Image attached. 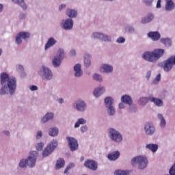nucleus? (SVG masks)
Instances as JSON below:
<instances>
[{
	"label": "nucleus",
	"instance_id": "56",
	"mask_svg": "<svg viewBox=\"0 0 175 175\" xmlns=\"http://www.w3.org/2000/svg\"><path fill=\"white\" fill-rule=\"evenodd\" d=\"M161 2H162V0H157V3L156 5L157 9H161V8H162Z\"/></svg>",
	"mask_w": 175,
	"mask_h": 175
},
{
	"label": "nucleus",
	"instance_id": "52",
	"mask_svg": "<svg viewBox=\"0 0 175 175\" xmlns=\"http://www.w3.org/2000/svg\"><path fill=\"white\" fill-rule=\"evenodd\" d=\"M159 81H161V74L157 75V77L153 81V83L157 84V83H159Z\"/></svg>",
	"mask_w": 175,
	"mask_h": 175
},
{
	"label": "nucleus",
	"instance_id": "28",
	"mask_svg": "<svg viewBox=\"0 0 175 175\" xmlns=\"http://www.w3.org/2000/svg\"><path fill=\"white\" fill-rule=\"evenodd\" d=\"M66 14L70 18H76V17H77V11L76 10L67 9Z\"/></svg>",
	"mask_w": 175,
	"mask_h": 175
},
{
	"label": "nucleus",
	"instance_id": "30",
	"mask_svg": "<svg viewBox=\"0 0 175 175\" xmlns=\"http://www.w3.org/2000/svg\"><path fill=\"white\" fill-rule=\"evenodd\" d=\"M61 64H62V59L58 57L54 56L52 60V65L54 68H59L61 66Z\"/></svg>",
	"mask_w": 175,
	"mask_h": 175
},
{
	"label": "nucleus",
	"instance_id": "19",
	"mask_svg": "<svg viewBox=\"0 0 175 175\" xmlns=\"http://www.w3.org/2000/svg\"><path fill=\"white\" fill-rule=\"evenodd\" d=\"M106 91V89L103 86H100L96 88L93 92V95L95 98H99L101 95H103Z\"/></svg>",
	"mask_w": 175,
	"mask_h": 175
},
{
	"label": "nucleus",
	"instance_id": "58",
	"mask_svg": "<svg viewBox=\"0 0 175 175\" xmlns=\"http://www.w3.org/2000/svg\"><path fill=\"white\" fill-rule=\"evenodd\" d=\"M70 57H75L76 56V51L75 49H72L70 51Z\"/></svg>",
	"mask_w": 175,
	"mask_h": 175
},
{
	"label": "nucleus",
	"instance_id": "21",
	"mask_svg": "<svg viewBox=\"0 0 175 175\" xmlns=\"http://www.w3.org/2000/svg\"><path fill=\"white\" fill-rule=\"evenodd\" d=\"M121 101L122 102V103H125V105H129V106H132V104L133 103V100L132 99V97L126 94L122 96Z\"/></svg>",
	"mask_w": 175,
	"mask_h": 175
},
{
	"label": "nucleus",
	"instance_id": "46",
	"mask_svg": "<svg viewBox=\"0 0 175 175\" xmlns=\"http://www.w3.org/2000/svg\"><path fill=\"white\" fill-rule=\"evenodd\" d=\"M22 39L23 38L19 36V34L17 33L16 36V40H15L16 44H21V43H23Z\"/></svg>",
	"mask_w": 175,
	"mask_h": 175
},
{
	"label": "nucleus",
	"instance_id": "1",
	"mask_svg": "<svg viewBox=\"0 0 175 175\" xmlns=\"http://www.w3.org/2000/svg\"><path fill=\"white\" fill-rule=\"evenodd\" d=\"M0 95H11L16 94L17 90V79L15 77H9L6 72H2L0 75Z\"/></svg>",
	"mask_w": 175,
	"mask_h": 175
},
{
	"label": "nucleus",
	"instance_id": "10",
	"mask_svg": "<svg viewBox=\"0 0 175 175\" xmlns=\"http://www.w3.org/2000/svg\"><path fill=\"white\" fill-rule=\"evenodd\" d=\"M36 159H38V152L36 151L30 152L26 159L27 167L31 169L35 167V165H36Z\"/></svg>",
	"mask_w": 175,
	"mask_h": 175
},
{
	"label": "nucleus",
	"instance_id": "64",
	"mask_svg": "<svg viewBox=\"0 0 175 175\" xmlns=\"http://www.w3.org/2000/svg\"><path fill=\"white\" fill-rule=\"evenodd\" d=\"M2 55V49H0V57Z\"/></svg>",
	"mask_w": 175,
	"mask_h": 175
},
{
	"label": "nucleus",
	"instance_id": "25",
	"mask_svg": "<svg viewBox=\"0 0 175 175\" xmlns=\"http://www.w3.org/2000/svg\"><path fill=\"white\" fill-rule=\"evenodd\" d=\"M101 69H103L104 73H113L114 68L112 65L104 64L101 66Z\"/></svg>",
	"mask_w": 175,
	"mask_h": 175
},
{
	"label": "nucleus",
	"instance_id": "51",
	"mask_svg": "<svg viewBox=\"0 0 175 175\" xmlns=\"http://www.w3.org/2000/svg\"><path fill=\"white\" fill-rule=\"evenodd\" d=\"M88 131V126L87 125H83L81 126V133H85Z\"/></svg>",
	"mask_w": 175,
	"mask_h": 175
},
{
	"label": "nucleus",
	"instance_id": "33",
	"mask_svg": "<svg viewBox=\"0 0 175 175\" xmlns=\"http://www.w3.org/2000/svg\"><path fill=\"white\" fill-rule=\"evenodd\" d=\"M12 1L16 5H19V6H21L23 10H27V6L25 0H12Z\"/></svg>",
	"mask_w": 175,
	"mask_h": 175
},
{
	"label": "nucleus",
	"instance_id": "32",
	"mask_svg": "<svg viewBox=\"0 0 175 175\" xmlns=\"http://www.w3.org/2000/svg\"><path fill=\"white\" fill-rule=\"evenodd\" d=\"M64 166H65V160H64L62 158L57 159L56 161L55 170H58L59 169H62Z\"/></svg>",
	"mask_w": 175,
	"mask_h": 175
},
{
	"label": "nucleus",
	"instance_id": "34",
	"mask_svg": "<svg viewBox=\"0 0 175 175\" xmlns=\"http://www.w3.org/2000/svg\"><path fill=\"white\" fill-rule=\"evenodd\" d=\"M157 118L160 120L161 128H165L166 126V120H165L163 115L159 113Z\"/></svg>",
	"mask_w": 175,
	"mask_h": 175
},
{
	"label": "nucleus",
	"instance_id": "37",
	"mask_svg": "<svg viewBox=\"0 0 175 175\" xmlns=\"http://www.w3.org/2000/svg\"><path fill=\"white\" fill-rule=\"evenodd\" d=\"M55 57H58L62 60L64 59L65 58V51L62 48L59 49Z\"/></svg>",
	"mask_w": 175,
	"mask_h": 175
},
{
	"label": "nucleus",
	"instance_id": "20",
	"mask_svg": "<svg viewBox=\"0 0 175 175\" xmlns=\"http://www.w3.org/2000/svg\"><path fill=\"white\" fill-rule=\"evenodd\" d=\"M148 38H150L153 42H158L161 39V33L158 31H150L148 33Z\"/></svg>",
	"mask_w": 175,
	"mask_h": 175
},
{
	"label": "nucleus",
	"instance_id": "13",
	"mask_svg": "<svg viewBox=\"0 0 175 175\" xmlns=\"http://www.w3.org/2000/svg\"><path fill=\"white\" fill-rule=\"evenodd\" d=\"M84 166L90 170H93V172L98 170V163L94 160L85 161L84 163Z\"/></svg>",
	"mask_w": 175,
	"mask_h": 175
},
{
	"label": "nucleus",
	"instance_id": "3",
	"mask_svg": "<svg viewBox=\"0 0 175 175\" xmlns=\"http://www.w3.org/2000/svg\"><path fill=\"white\" fill-rule=\"evenodd\" d=\"M107 133L109 138L111 142H113V143L120 144L124 139L121 132L113 127L108 129Z\"/></svg>",
	"mask_w": 175,
	"mask_h": 175
},
{
	"label": "nucleus",
	"instance_id": "23",
	"mask_svg": "<svg viewBox=\"0 0 175 175\" xmlns=\"http://www.w3.org/2000/svg\"><path fill=\"white\" fill-rule=\"evenodd\" d=\"M154 16L152 13H149L147 16L144 17L141 20V24H148V23H151L152 20H154Z\"/></svg>",
	"mask_w": 175,
	"mask_h": 175
},
{
	"label": "nucleus",
	"instance_id": "35",
	"mask_svg": "<svg viewBox=\"0 0 175 175\" xmlns=\"http://www.w3.org/2000/svg\"><path fill=\"white\" fill-rule=\"evenodd\" d=\"M16 72L21 74V77H24L25 76V72L24 71V66L21 64L16 65Z\"/></svg>",
	"mask_w": 175,
	"mask_h": 175
},
{
	"label": "nucleus",
	"instance_id": "24",
	"mask_svg": "<svg viewBox=\"0 0 175 175\" xmlns=\"http://www.w3.org/2000/svg\"><path fill=\"white\" fill-rule=\"evenodd\" d=\"M160 42L165 47H172L173 44V42L170 38H162L160 39Z\"/></svg>",
	"mask_w": 175,
	"mask_h": 175
},
{
	"label": "nucleus",
	"instance_id": "61",
	"mask_svg": "<svg viewBox=\"0 0 175 175\" xmlns=\"http://www.w3.org/2000/svg\"><path fill=\"white\" fill-rule=\"evenodd\" d=\"M57 102H58V103H59L60 105H62V103H64V98H59L57 100Z\"/></svg>",
	"mask_w": 175,
	"mask_h": 175
},
{
	"label": "nucleus",
	"instance_id": "59",
	"mask_svg": "<svg viewBox=\"0 0 175 175\" xmlns=\"http://www.w3.org/2000/svg\"><path fill=\"white\" fill-rule=\"evenodd\" d=\"M66 8V4H62L59 6V10H62V9H65Z\"/></svg>",
	"mask_w": 175,
	"mask_h": 175
},
{
	"label": "nucleus",
	"instance_id": "44",
	"mask_svg": "<svg viewBox=\"0 0 175 175\" xmlns=\"http://www.w3.org/2000/svg\"><path fill=\"white\" fill-rule=\"evenodd\" d=\"M27 166H28L27 164V159H21V161L19 162V167H21L22 169H25V167H27Z\"/></svg>",
	"mask_w": 175,
	"mask_h": 175
},
{
	"label": "nucleus",
	"instance_id": "27",
	"mask_svg": "<svg viewBox=\"0 0 175 175\" xmlns=\"http://www.w3.org/2000/svg\"><path fill=\"white\" fill-rule=\"evenodd\" d=\"M149 100L150 102H152V103H154L155 106H157L158 107H161V106H163V100L158 98L150 97Z\"/></svg>",
	"mask_w": 175,
	"mask_h": 175
},
{
	"label": "nucleus",
	"instance_id": "9",
	"mask_svg": "<svg viewBox=\"0 0 175 175\" xmlns=\"http://www.w3.org/2000/svg\"><path fill=\"white\" fill-rule=\"evenodd\" d=\"M92 38L97 40H101V42H105V43H111L113 42L111 36L100 32L92 33Z\"/></svg>",
	"mask_w": 175,
	"mask_h": 175
},
{
	"label": "nucleus",
	"instance_id": "8",
	"mask_svg": "<svg viewBox=\"0 0 175 175\" xmlns=\"http://www.w3.org/2000/svg\"><path fill=\"white\" fill-rule=\"evenodd\" d=\"M72 108L79 113H84L85 111H87L88 106L84 100L79 98L72 104Z\"/></svg>",
	"mask_w": 175,
	"mask_h": 175
},
{
	"label": "nucleus",
	"instance_id": "42",
	"mask_svg": "<svg viewBox=\"0 0 175 175\" xmlns=\"http://www.w3.org/2000/svg\"><path fill=\"white\" fill-rule=\"evenodd\" d=\"M135 31V27L131 25H127L125 27V32H126L127 33H134Z\"/></svg>",
	"mask_w": 175,
	"mask_h": 175
},
{
	"label": "nucleus",
	"instance_id": "15",
	"mask_svg": "<svg viewBox=\"0 0 175 175\" xmlns=\"http://www.w3.org/2000/svg\"><path fill=\"white\" fill-rule=\"evenodd\" d=\"M73 70H74V77L76 79H80V77H83V70L81 69V65L80 64H76L73 67Z\"/></svg>",
	"mask_w": 175,
	"mask_h": 175
},
{
	"label": "nucleus",
	"instance_id": "7",
	"mask_svg": "<svg viewBox=\"0 0 175 175\" xmlns=\"http://www.w3.org/2000/svg\"><path fill=\"white\" fill-rule=\"evenodd\" d=\"M104 103L108 116H110L111 117L115 116L116 107H114V98L107 96L104 99Z\"/></svg>",
	"mask_w": 175,
	"mask_h": 175
},
{
	"label": "nucleus",
	"instance_id": "26",
	"mask_svg": "<svg viewBox=\"0 0 175 175\" xmlns=\"http://www.w3.org/2000/svg\"><path fill=\"white\" fill-rule=\"evenodd\" d=\"M109 161H117L120 158V152L118 150L109 153L107 156Z\"/></svg>",
	"mask_w": 175,
	"mask_h": 175
},
{
	"label": "nucleus",
	"instance_id": "45",
	"mask_svg": "<svg viewBox=\"0 0 175 175\" xmlns=\"http://www.w3.org/2000/svg\"><path fill=\"white\" fill-rule=\"evenodd\" d=\"M43 147H44V143L43 142H40L36 145L37 151H42V150H43Z\"/></svg>",
	"mask_w": 175,
	"mask_h": 175
},
{
	"label": "nucleus",
	"instance_id": "16",
	"mask_svg": "<svg viewBox=\"0 0 175 175\" xmlns=\"http://www.w3.org/2000/svg\"><path fill=\"white\" fill-rule=\"evenodd\" d=\"M54 120V113L46 112V114L41 118V124H47L49 121Z\"/></svg>",
	"mask_w": 175,
	"mask_h": 175
},
{
	"label": "nucleus",
	"instance_id": "29",
	"mask_svg": "<svg viewBox=\"0 0 175 175\" xmlns=\"http://www.w3.org/2000/svg\"><path fill=\"white\" fill-rule=\"evenodd\" d=\"M58 133H59V130L57 127H52L49 129L48 134L51 137H55V136H58Z\"/></svg>",
	"mask_w": 175,
	"mask_h": 175
},
{
	"label": "nucleus",
	"instance_id": "36",
	"mask_svg": "<svg viewBox=\"0 0 175 175\" xmlns=\"http://www.w3.org/2000/svg\"><path fill=\"white\" fill-rule=\"evenodd\" d=\"M18 34L22 39H23V40H27V39H29L31 36V33H29V32L21 31L18 33Z\"/></svg>",
	"mask_w": 175,
	"mask_h": 175
},
{
	"label": "nucleus",
	"instance_id": "50",
	"mask_svg": "<svg viewBox=\"0 0 175 175\" xmlns=\"http://www.w3.org/2000/svg\"><path fill=\"white\" fill-rule=\"evenodd\" d=\"M42 136H43V131H38L37 132L36 136V139H37V140H40V139H42Z\"/></svg>",
	"mask_w": 175,
	"mask_h": 175
},
{
	"label": "nucleus",
	"instance_id": "63",
	"mask_svg": "<svg viewBox=\"0 0 175 175\" xmlns=\"http://www.w3.org/2000/svg\"><path fill=\"white\" fill-rule=\"evenodd\" d=\"M3 11V5L2 4H0V13Z\"/></svg>",
	"mask_w": 175,
	"mask_h": 175
},
{
	"label": "nucleus",
	"instance_id": "41",
	"mask_svg": "<svg viewBox=\"0 0 175 175\" xmlns=\"http://www.w3.org/2000/svg\"><path fill=\"white\" fill-rule=\"evenodd\" d=\"M92 79L94 81H98V83H102V81H103V77L98 73H94L92 76Z\"/></svg>",
	"mask_w": 175,
	"mask_h": 175
},
{
	"label": "nucleus",
	"instance_id": "18",
	"mask_svg": "<svg viewBox=\"0 0 175 175\" xmlns=\"http://www.w3.org/2000/svg\"><path fill=\"white\" fill-rule=\"evenodd\" d=\"M165 1V10L166 12H172L175 9V3L173 0H164Z\"/></svg>",
	"mask_w": 175,
	"mask_h": 175
},
{
	"label": "nucleus",
	"instance_id": "57",
	"mask_svg": "<svg viewBox=\"0 0 175 175\" xmlns=\"http://www.w3.org/2000/svg\"><path fill=\"white\" fill-rule=\"evenodd\" d=\"M150 77H151V70H148L146 72V78L147 79V80H150Z\"/></svg>",
	"mask_w": 175,
	"mask_h": 175
},
{
	"label": "nucleus",
	"instance_id": "38",
	"mask_svg": "<svg viewBox=\"0 0 175 175\" xmlns=\"http://www.w3.org/2000/svg\"><path fill=\"white\" fill-rule=\"evenodd\" d=\"M84 64L86 68H90L91 66V57L88 55L84 56Z\"/></svg>",
	"mask_w": 175,
	"mask_h": 175
},
{
	"label": "nucleus",
	"instance_id": "14",
	"mask_svg": "<svg viewBox=\"0 0 175 175\" xmlns=\"http://www.w3.org/2000/svg\"><path fill=\"white\" fill-rule=\"evenodd\" d=\"M173 63L172 60L170 59V57L167 59L163 62V64L161 65V68H163L164 72H170L172 69H173Z\"/></svg>",
	"mask_w": 175,
	"mask_h": 175
},
{
	"label": "nucleus",
	"instance_id": "53",
	"mask_svg": "<svg viewBox=\"0 0 175 175\" xmlns=\"http://www.w3.org/2000/svg\"><path fill=\"white\" fill-rule=\"evenodd\" d=\"M116 43H119V44L125 43V38L124 37H119L116 40Z\"/></svg>",
	"mask_w": 175,
	"mask_h": 175
},
{
	"label": "nucleus",
	"instance_id": "39",
	"mask_svg": "<svg viewBox=\"0 0 175 175\" xmlns=\"http://www.w3.org/2000/svg\"><path fill=\"white\" fill-rule=\"evenodd\" d=\"M147 103H148V98L147 97H141L138 100V105H139V106L144 107Z\"/></svg>",
	"mask_w": 175,
	"mask_h": 175
},
{
	"label": "nucleus",
	"instance_id": "11",
	"mask_svg": "<svg viewBox=\"0 0 175 175\" xmlns=\"http://www.w3.org/2000/svg\"><path fill=\"white\" fill-rule=\"evenodd\" d=\"M66 139L70 151H76V150H78L79 142L77 139L72 137H67Z\"/></svg>",
	"mask_w": 175,
	"mask_h": 175
},
{
	"label": "nucleus",
	"instance_id": "47",
	"mask_svg": "<svg viewBox=\"0 0 175 175\" xmlns=\"http://www.w3.org/2000/svg\"><path fill=\"white\" fill-rule=\"evenodd\" d=\"M74 166L75 164L73 163H70L65 169L64 174H66V173H68L70 170V169H72Z\"/></svg>",
	"mask_w": 175,
	"mask_h": 175
},
{
	"label": "nucleus",
	"instance_id": "12",
	"mask_svg": "<svg viewBox=\"0 0 175 175\" xmlns=\"http://www.w3.org/2000/svg\"><path fill=\"white\" fill-rule=\"evenodd\" d=\"M144 129L147 136H152V135H154L156 131L155 126L152 122L146 123Z\"/></svg>",
	"mask_w": 175,
	"mask_h": 175
},
{
	"label": "nucleus",
	"instance_id": "55",
	"mask_svg": "<svg viewBox=\"0 0 175 175\" xmlns=\"http://www.w3.org/2000/svg\"><path fill=\"white\" fill-rule=\"evenodd\" d=\"M29 90H30V91H38V86H36L35 85H32L29 86Z\"/></svg>",
	"mask_w": 175,
	"mask_h": 175
},
{
	"label": "nucleus",
	"instance_id": "2",
	"mask_svg": "<svg viewBox=\"0 0 175 175\" xmlns=\"http://www.w3.org/2000/svg\"><path fill=\"white\" fill-rule=\"evenodd\" d=\"M165 55V49H156L153 51H146L142 55V58L148 62L155 63Z\"/></svg>",
	"mask_w": 175,
	"mask_h": 175
},
{
	"label": "nucleus",
	"instance_id": "43",
	"mask_svg": "<svg viewBox=\"0 0 175 175\" xmlns=\"http://www.w3.org/2000/svg\"><path fill=\"white\" fill-rule=\"evenodd\" d=\"M113 175H129V172H128V171H125V170H116L113 172Z\"/></svg>",
	"mask_w": 175,
	"mask_h": 175
},
{
	"label": "nucleus",
	"instance_id": "4",
	"mask_svg": "<svg viewBox=\"0 0 175 175\" xmlns=\"http://www.w3.org/2000/svg\"><path fill=\"white\" fill-rule=\"evenodd\" d=\"M38 75L44 81H50L53 80L54 75L50 68L46 66H42L38 71Z\"/></svg>",
	"mask_w": 175,
	"mask_h": 175
},
{
	"label": "nucleus",
	"instance_id": "60",
	"mask_svg": "<svg viewBox=\"0 0 175 175\" xmlns=\"http://www.w3.org/2000/svg\"><path fill=\"white\" fill-rule=\"evenodd\" d=\"M119 109H125V105H124V103H119Z\"/></svg>",
	"mask_w": 175,
	"mask_h": 175
},
{
	"label": "nucleus",
	"instance_id": "49",
	"mask_svg": "<svg viewBox=\"0 0 175 175\" xmlns=\"http://www.w3.org/2000/svg\"><path fill=\"white\" fill-rule=\"evenodd\" d=\"M169 175H175V163L169 170Z\"/></svg>",
	"mask_w": 175,
	"mask_h": 175
},
{
	"label": "nucleus",
	"instance_id": "31",
	"mask_svg": "<svg viewBox=\"0 0 175 175\" xmlns=\"http://www.w3.org/2000/svg\"><path fill=\"white\" fill-rule=\"evenodd\" d=\"M147 150H150L152 152H157L158 151V144H148L146 146Z\"/></svg>",
	"mask_w": 175,
	"mask_h": 175
},
{
	"label": "nucleus",
	"instance_id": "17",
	"mask_svg": "<svg viewBox=\"0 0 175 175\" xmlns=\"http://www.w3.org/2000/svg\"><path fill=\"white\" fill-rule=\"evenodd\" d=\"M62 27L65 31H70V29H73V20L71 18L66 19L62 24Z\"/></svg>",
	"mask_w": 175,
	"mask_h": 175
},
{
	"label": "nucleus",
	"instance_id": "5",
	"mask_svg": "<svg viewBox=\"0 0 175 175\" xmlns=\"http://www.w3.org/2000/svg\"><path fill=\"white\" fill-rule=\"evenodd\" d=\"M57 147H58V139H52L45 147L42 152L43 158H46L49 155H51L52 152H54L55 150H57Z\"/></svg>",
	"mask_w": 175,
	"mask_h": 175
},
{
	"label": "nucleus",
	"instance_id": "40",
	"mask_svg": "<svg viewBox=\"0 0 175 175\" xmlns=\"http://www.w3.org/2000/svg\"><path fill=\"white\" fill-rule=\"evenodd\" d=\"M85 124H87V120L81 118L78 119L77 122L75 124V128H79L80 125H84Z\"/></svg>",
	"mask_w": 175,
	"mask_h": 175
},
{
	"label": "nucleus",
	"instance_id": "6",
	"mask_svg": "<svg viewBox=\"0 0 175 175\" xmlns=\"http://www.w3.org/2000/svg\"><path fill=\"white\" fill-rule=\"evenodd\" d=\"M137 163L138 164L139 169L143 170V169L147 167V165H148V159L144 156H137L131 159V165L135 166Z\"/></svg>",
	"mask_w": 175,
	"mask_h": 175
},
{
	"label": "nucleus",
	"instance_id": "22",
	"mask_svg": "<svg viewBox=\"0 0 175 175\" xmlns=\"http://www.w3.org/2000/svg\"><path fill=\"white\" fill-rule=\"evenodd\" d=\"M55 44H57V40H55L53 37L49 38L45 44L44 50L45 51L49 50L50 47H53Z\"/></svg>",
	"mask_w": 175,
	"mask_h": 175
},
{
	"label": "nucleus",
	"instance_id": "62",
	"mask_svg": "<svg viewBox=\"0 0 175 175\" xmlns=\"http://www.w3.org/2000/svg\"><path fill=\"white\" fill-rule=\"evenodd\" d=\"M3 133L6 135V136H10V132L9 131H3Z\"/></svg>",
	"mask_w": 175,
	"mask_h": 175
},
{
	"label": "nucleus",
	"instance_id": "48",
	"mask_svg": "<svg viewBox=\"0 0 175 175\" xmlns=\"http://www.w3.org/2000/svg\"><path fill=\"white\" fill-rule=\"evenodd\" d=\"M129 111L130 113H136V111H137V107H136V105H131L129 109Z\"/></svg>",
	"mask_w": 175,
	"mask_h": 175
},
{
	"label": "nucleus",
	"instance_id": "54",
	"mask_svg": "<svg viewBox=\"0 0 175 175\" xmlns=\"http://www.w3.org/2000/svg\"><path fill=\"white\" fill-rule=\"evenodd\" d=\"M144 2L145 5H146V6H152V2H154V0H145Z\"/></svg>",
	"mask_w": 175,
	"mask_h": 175
}]
</instances>
